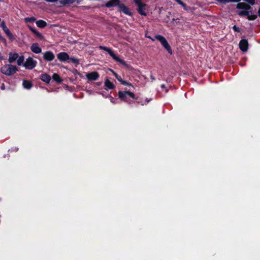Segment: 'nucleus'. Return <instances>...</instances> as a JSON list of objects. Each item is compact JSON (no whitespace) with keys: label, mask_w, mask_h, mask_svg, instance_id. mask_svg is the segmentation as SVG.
<instances>
[{"label":"nucleus","mask_w":260,"mask_h":260,"mask_svg":"<svg viewBox=\"0 0 260 260\" xmlns=\"http://www.w3.org/2000/svg\"><path fill=\"white\" fill-rule=\"evenodd\" d=\"M110 71L112 72L113 75L115 76V75H118L116 73H115L113 70H110Z\"/></svg>","instance_id":"09e8293b"},{"label":"nucleus","mask_w":260,"mask_h":260,"mask_svg":"<svg viewBox=\"0 0 260 260\" xmlns=\"http://www.w3.org/2000/svg\"><path fill=\"white\" fill-rule=\"evenodd\" d=\"M37 62L34 60L32 57H28L24 63V67L26 69L32 70L36 67Z\"/></svg>","instance_id":"39448f33"},{"label":"nucleus","mask_w":260,"mask_h":260,"mask_svg":"<svg viewBox=\"0 0 260 260\" xmlns=\"http://www.w3.org/2000/svg\"><path fill=\"white\" fill-rule=\"evenodd\" d=\"M95 84H96L97 86H100V85H101V84H102V82H96V83H95Z\"/></svg>","instance_id":"8fccbe9b"},{"label":"nucleus","mask_w":260,"mask_h":260,"mask_svg":"<svg viewBox=\"0 0 260 260\" xmlns=\"http://www.w3.org/2000/svg\"><path fill=\"white\" fill-rule=\"evenodd\" d=\"M10 41L13 42L15 40V37L10 32L7 35Z\"/></svg>","instance_id":"c756f323"},{"label":"nucleus","mask_w":260,"mask_h":260,"mask_svg":"<svg viewBox=\"0 0 260 260\" xmlns=\"http://www.w3.org/2000/svg\"><path fill=\"white\" fill-rule=\"evenodd\" d=\"M57 57L61 62H66L69 60L70 56L67 52H61L57 54Z\"/></svg>","instance_id":"1a4fd4ad"},{"label":"nucleus","mask_w":260,"mask_h":260,"mask_svg":"<svg viewBox=\"0 0 260 260\" xmlns=\"http://www.w3.org/2000/svg\"><path fill=\"white\" fill-rule=\"evenodd\" d=\"M146 6V5L145 4L138 6V12L140 15L144 16H147V13L145 11Z\"/></svg>","instance_id":"2eb2a0df"},{"label":"nucleus","mask_w":260,"mask_h":260,"mask_svg":"<svg viewBox=\"0 0 260 260\" xmlns=\"http://www.w3.org/2000/svg\"><path fill=\"white\" fill-rule=\"evenodd\" d=\"M36 24L38 27L43 28L47 26V23L43 20H39L36 21Z\"/></svg>","instance_id":"6ab92c4d"},{"label":"nucleus","mask_w":260,"mask_h":260,"mask_svg":"<svg viewBox=\"0 0 260 260\" xmlns=\"http://www.w3.org/2000/svg\"><path fill=\"white\" fill-rule=\"evenodd\" d=\"M52 79L54 81H55L57 83H60L62 80L60 76L56 73L53 74L52 76Z\"/></svg>","instance_id":"aec40b11"},{"label":"nucleus","mask_w":260,"mask_h":260,"mask_svg":"<svg viewBox=\"0 0 260 260\" xmlns=\"http://www.w3.org/2000/svg\"><path fill=\"white\" fill-rule=\"evenodd\" d=\"M35 20L36 18L34 17H26L24 19L25 22H33L35 21Z\"/></svg>","instance_id":"cd10ccee"},{"label":"nucleus","mask_w":260,"mask_h":260,"mask_svg":"<svg viewBox=\"0 0 260 260\" xmlns=\"http://www.w3.org/2000/svg\"><path fill=\"white\" fill-rule=\"evenodd\" d=\"M18 57V54L17 53L10 52L9 54V62L10 63L14 62Z\"/></svg>","instance_id":"f3484780"},{"label":"nucleus","mask_w":260,"mask_h":260,"mask_svg":"<svg viewBox=\"0 0 260 260\" xmlns=\"http://www.w3.org/2000/svg\"><path fill=\"white\" fill-rule=\"evenodd\" d=\"M0 40L2 41L4 43H5V45H7L6 39L4 37L2 36L1 35H0Z\"/></svg>","instance_id":"4c0bfd02"},{"label":"nucleus","mask_w":260,"mask_h":260,"mask_svg":"<svg viewBox=\"0 0 260 260\" xmlns=\"http://www.w3.org/2000/svg\"><path fill=\"white\" fill-rule=\"evenodd\" d=\"M118 98L120 100L127 103L128 104H132L133 101L129 98H131L134 100H137L138 98L136 96L135 94L129 90L126 91H119L118 92Z\"/></svg>","instance_id":"f257e3e1"},{"label":"nucleus","mask_w":260,"mask_h":260,"mask_svg":"<svg viewBox=\"0 0 260 260\" xmlns=\"http://www.w3.org/2000/svg\"><path fill=\"white\" fill-rule=\"evenodd\" d=\"M120 4V0H110L107 2L104 6L105 7L108 8L116 6H117L118 8Z\"/></svg>","instance_id":"9b49d317"},{"label":"nucleus","mask_w":260,"mask_h":260,"mask_svg":"<svg viewBox=\"0 0 260 260\" xmlns=\"http://www.w3.org/2000/svg\"><path fill=\"white\" fill-rule=\"evenodd\" d=\"M3 31L5 32V34H6V35L11 32V31H10L9 29L8 28V27H7V26H6V27H4L3 28Z\"/></svg>","instance_id":"72a5a7b5"},{"label":"nucleus","mask_w":260,"mask_h":260,"mask_svg":"<svg viewBox=\"0 0 260 260\" xmlns=\"http://www.w3.org/2000/svg\"><path fill=\"white\" fill-rule=\"evenodd\" d=\"M99 48L100 49L103 50L107 52L108 54L110 55V56H111L112 58L115 61L119 62V63L124 66L127 65L126 62L124 60L120 59L119 57H118L110 48L105 46H99Z\"/></svg>","instance_id":"f03ea898"},{"label":"nucleus","mask_w":260,"mask_h":260,"mask_svg":"<svg viewBox=\"0 0 260 260\" xmlns=\"http://www.w3.org/2000/svg\"><path fill=\"white\" fill-rule=\"evenodd\" d=\"M121 84H122V85H127V86H133V85L132 83H129V82H128L127 81H125V80H122Z\"/></svg>","instance_id":"7c9ffc66"},{"label":"nucleus","mask_w":260,"mask_h":260,"mask_svg":"<svg viewBox=\"0 0 260 260\" xmlns=\"http://www.w3.org/2000/svg\"><path fill=\"white\" fill-rule=\"evenodd\" d=\"M104 85L106 90L113 89L115 87V85L108 79L105 80Z\"/></svg>","instance_id":"ddd939ff"},{"label":"nucleus","mask_w":260,"mask_h":260,"mask_svg":"<svg viewBox=\"0 0 260 260\" xmlns=\"http://www.w3.org/2000/svg\"><path fill=\"white\" fill-rule=\"evenodd\" d=\"M24 61V56L21 55L20 56H18L17 60V63L18 66H21Z\"/></svg>","instance_id":"b1692460"},{"label":"nucleus","mask_w":260,"mask_h":260,"mask_svg":"<svg viewBox=\"0 0 260 260\" xmlns=\"http://www.w3.org/2000/svg\"><path fill=\"white\" fill-rule=\"evenodd\" d=\"M219 2L228 3L230 2H240L241 0H218Z\"/></svg>","instance_id":"c85d7f7f"},{"label":"nucleus","mask_w":260,"mask_h":260,"mask_svg":"<svg viewBox=\"0 0 260 260\" xmlns=\"http://www.w3.org/2000/svg\"><path fill=\"white\" fill-rule=\"evenodd\" d=\"M1 89L2 90H4L5 89V84L4 83H3L1 86Z\"/></svg>","instance_id":"37998d69"},{"label":"nucleus","mask_w":260,"mask_h":260,"mask_svg":"<svg viewBox=\"0 0 260 260\" xmlns=\"http://www.w3.org/2000/svg\"><path fill=\"white\" fill-rule=\"evenodd\" d=\"M250 14V12L245 10L244 11H240L238 12V15L240 16H247Z\"/></svg>","instance_id":"393cba45"},{"label":"nucleus","mask_w":260,"mask_h":260,"mask_svg":"<svg viewBox=\"0 0 260 260\" xmlns=\"http://www.w3.org/2000/svg\"><path fill=\"white\" fill-rule=\"evenodd\" d=\"M86 76L89 81H96L99 79L100 75L97 72H92L87 73Z\"/></svg>","instance_id":"0eeeda50"},{"label":"nucleus","mask_w":260,"mask_h":260,"mask_svg":"<svg viewBox=\"0 0 260 260\" xmlns=\"http://www.w3.org/2000/svg\"><path fill=\"white\" fill-rule=\"evenodd\" d=\"M69 60L72 63L76 64V66L79 64V60L78 58L70 57Z\"/></svg>","instance_id":"4be33fe9"},{"label":"nucleus","mask_w":260,"mask_h":260,"mask_svg":"<svg viewBox=\"0 0 260 260\" xmlns=\"http://www.w3.org/2000/svg\"><path fill=\"white\" fill-rule=\"evenodd\" d=\"M179 5H181L182 6H183V7H185L186 6V4H184L183 2H182V1H181L180 3H179Z\"/></svg>","instance_id":"c03bdc74"},{"label":"nucleus","mask_w":260,"mask_h":260,"mask_svg":"<svg viewBox=\"0 0 260 260\" xmlns=\"http://www.w3.org/2000/svg\"><path fill=\"white\" fill-rule=\"evenodd\" d=\"M238 9H244L248 10L250 9L251 7L249 5H246L244 3H239L236 6Z\"/></svg>","instance_id":"dca6fc26"},{"label":"nucleus","mask_w":260,"mask_h":260,"mask_svg":"<svg viewBox=\"0 0 260 260\" xmlns=\"http://www.w3.org/2000/svg\"><path fill=\"white\" fill-rule=\"evenodd\" d=\"M17 71V68L15 66L12 64L4 66L1 68L2 73L7 76H11L14 74Z\"/></svg>","instance_id":"7ed1b4c3"},{"label":"nucleus","mask_w":260,"mask_h":260,"mask_svg":"<svg viewBox=\"0 0 260 260\" xmlns=\"http://www.w3.org/2000/svg\"><path fill=\"white\" fill-rule=\"evenodd\" d=\"M40 79L46 83H49L51 80V77L48 74L44 73L40 75Z\"/></svg>","instance_id":"4468645a"},{"label":"nucleus","mask_w":260,"mask_h":260,"mask_svg":"<svg viewBox=\"0 0 260 260\" xmlns=\"http://www.w3.org/2000/svg\"><path fill=\"white\" fill-rule=\"evenodd\" d=\"M72 73L75 75H79L81 76V74L76 69H74L72 71Z\"/></svg>","instance_id":"58836bf2"},{"label":"nucleus","mask_w":260,"mask_h":260,"mask_svg":"<svg viewBox=\"0 0 260 260\" xmlns=\"http://www.w3.org/2000/svg\"><path fill=\"white\" fill-rule=\"evenodd\" d=\"M76 0H60L59 1V3L62 5L64 6L68 4H72L75 2Z\"/></svg>","instance_id":"412c9836"},{"label":"nucleus","mask_w":260,"mask_h":260,"mask_svg":"<svg viewBox=\"0 0 260 260\" xmlns=\"http://www.w3.org/2000/svg\"><path fill=\"white\" fill-rule=\"evenodd\" d=\"M176 2L179 4L182 1L181 0H175Z\"/></svg>","instance_id":"3c124183"},{"label":"nucleus","mask_w":260,"mask_h":260,"mask_svg":"<svg viewBox=\"0 0 260 260\" xmlns=\"http://www.w3.org/2000/svg\"><path fill=\"white\" fill-rule=\"evenodd\" d=\"M110 101L111 102L115 104V101H114V98H113L112 96H110Z\"/></svg>","instance_id":"79ce46f5"},{"label":"nucleus","mask_w":260,"mask_h":260,"mask_svg":"<svg viewBox=\"0 0 260 260\" xmlns=\"http://www.w3.org/2000/svg\"><path fill=\"white\" fill-rule=\"evenodd\" d=\"M179 5H181L182 6H183V7H185L186 6V4H184L183 2H182V1H181L180 3H179Z\"/></svg>","instance_id":"a18cd8bd"},{"label":"nucleus","mask_w":260,"mask_h":260,"mask_svg":"<svg viewBox=\"0 0 260 260\" xmlns=\"http://www.w3.org/2000/svg\"><path fill=\"white\" fill-rule=\"evenodd\" d=\"M150 78L152 81H154L155 80V78L152 75H150Z\"/></svg>","instance_id":"de8ad7c7"},{"label":"nucleus","mask_w":260,"mask_h":260,"mask_svg":"<svg viewBox=\"0 0 260 260\" xmlns=\"http://www.w3.org/2000/svg\"><path fill=\"white\" fill-rule=\"evenodd\" d=\"M160 87L162 89L165 90V92L167 93L169 91V89L166 88V85L164 84H161Z\"/></svg>","instance_id":"e433bc0d"},{"label":"nucleus","mask_w":260,"mask_h":260,"mask_svg":"<svg viewBox=\"0 0 260 260\" xmlns=\"http://www.w3.org/2000/svg\"><path fill=\"white\" fill-rule=\"evenodd\" d=\"M30 50L35 53L39 54L42 52V49L39 47L37 43H33L30 46Z\"/></svg>","instance_id":"f8f14e48"},{"label":"nucleus","mask_w":260,"mask_h":260,"mask_svg":"<svg viewBox=\"0 0 260 260\" xmlns=\"http://www.w3.org/2000/svg\"><path fill=\"white\" fill-rule=\"evenodd\" d=\"M134 2L138 7L144 4L142 2L141 0H134Z\"/></svg>","instance_id":"473e14b6"},{"label":"nucleus","mask_w":260,"mask_h":260,"mask_svg":"<svg viewBox=\"0 0 260 260\" xmlns=\"http://www.w3.org/2000/svg\"><path fill=\"white\" fill-rule=\"evenodd\" d=\"M22 85L26 89H30L32 87V84L29 80H23Z\"/></svg>","instance_id":"a211bd4d"},{"label":"nucleus","mask_w":260,"mask_h":260,"mask_svg":"<svg viewBox=\"0 0 260 260\" xmlns=\"http://www.w3.org/2000/svg\"><path fill=\"white\" fill-rule=\"evenodd\" d=\"M146 37L148 38H150V37H147L146 36Z\"/></svg>","instance_id":"864d4df0"},{"label":"nucleus","mask_w":260,"mask_h":260,"mask_svg":"<svg viewBox=\"0 0 260 260\" xmlns=\"http://www.w3.org/2000/svg\"><path fill=\"white\" fill-rule=\"evenodd\" d=\"M258 15H259V17H260V8H259V9H258Z\"/></svg>","instance_id":"603ef678"},{"label":"nucleus","mask_w":260,"mask_h":260,"mask_svg":"<svg viewBox=\"0 0 260 260\" xmlns=\"http://www.w3.org/2000/svg\"><path fill=\"white\" fill-rule=\"evenodd\" d=\"M151 101V99H146L145 102H142V101H137L136 102L138 103V104H141L142 106H144L145 105H146L147 104H148L150 101Z\"/></svg>","instance_id":"a878e982"},{"label":"nucleus","mask_w":260,"mask_h":260,"mask_svg":"<svg viewBox=\"0 0 260 260\" xmlns=\"http://www.w3.org/2000/svg\"><path fill=\"white\" fill-rule=\"evenodd\" d=\"M179 5H181L182 6H183V7H185L186 6V4H184L183 2H182V1H181L180 3H179Z\"/></svg>","instance_id":"49530a36"},{"label":"nucleus","mask_w":260,"mask_h":260,"mask_svg":"<svg viewBox=\"0 0 260 260\" xmlns=\"http://www.w3.org/2000/svg\"><path fill=\"white\" fill-rule=\"evenodd\" d=\"M155 38L159 41L162 46L167 50L169 53L172 54V50L170 45L169 44L166 39L162 36L157 35L155 36Z\"/></svg>","instance_id":"20e7f679"},{"label":"nucleus","mask_w":260,"mask_h":260,"mask_svg":"<svg viewBox=\"0 0 260 260\" xmlns=\"http://www.w3.org/2000/svg\"><path fill=\"white\" fill-rule=\"evenodd\" d=\"M239 46L240 49L242 52H246L248 48V42L247 40L242 39L239 42Z\"/></svg>","instance_id":"423d86ee"},{"label":"nucleus","mask_w":260,"mask_h":260,"mask_svg":"<svg viewBox=\"0 0 260 260\" xmlns=\"http://www.w3.org/2000/svg\"><path fill=\"white\" fill-rule=\"evenodd\" d=\"M28 27L29 29L32 32H34L36 30L34 27H33L30 25H28Z\"/></svg>","instance_id":"ea45409f"},{"label":"nucleus","mask_w":260,"mask_h":260,"mask_svg":"<svg viewBox=\"0 0 260 260\" xmlns=\"http://www.w3.org/2000/svg\"><path fill=\"white\" fill-rule=\"evenodd\" d=\"M232 28L235 32H240L241 31L240 28L235 25L232 27Z\"/></svg>","instance_id":"2f4dec72"},{"label":"nucleus","mask_w":260,"mask_h":260,"mask_svg":"<svg viewBox=\"0 0 260 260\" xmlns=\"http://www.w3.org/2000/svg\"><path fill=\"white\" fill-rule=\"evenodd\" d=\"M257 16L256 14L250 15V14H248L247 15V19L249 20H254L257 18Z\"/></svg>","instance_id":"bb28decb"},{"label":"nucleus","mask_w":260,"mask_h":260,"mask_svg":"<svg viewBox=\"0 0 260 260\" xmlns=\"http://www.w3.org/2000/svg\"><path fill=\"white\" fill-rule=\"evenodd\" d=\"M118 8L119 10L122 12L124 14L132 16L133 15L132 12L131 11L129 8L123 4L120 3L119 5Z\"/></svg>","instance_id":"6e6552de"},{"label":"nucleus","mask_w":260,"mask_h":260,"mask_svg":"<svg viewBox=\"0 0 260 260\" xmlns=\"http://www.w3.org/2000/svg\"><path fill=\"white\" fill-rule=\"evenodd\" d=\"M1 26L2 27V29L4 27H6V23H5V22L4 21H3L1 23Z\"/></svg>","instance_id":"a19ab883"},{"label":"nucleus","mask_w":260,"mask_h":260,"mask_svg":"<svg viewBox=\"0 0 260 260\" xmlns=\"http://www.w3.org/2000/svg\"><path fill=\"white\" fill-rule=\"evenodd\" d=\"M250 5L253 6L255 4V0H244Z\"/></svg>","instance_id":"f704fd0d"},{"label":"nucleus","mask_w":260,"mask_h":260,"mask_svg":"<svg viewBox=\"0 0 260 260\" xmlns=\"http://www.w3.org/2000/svg\"><path fill=\"white\" fill-rule=\"evenodd\" d=\"M33 33L40 40H43L44 39V36L38 30H36Z\"/></svg>","instance_id":"5701e85b"},{"label":"nucleus","mask_w":260,"mask_h":260,"mask_svg":"<svg viewBox=\"0 0 260 260\" xmlns=\"http://www.w3.org/2000/svg\"><path fill=\"white\" fill-rule=\"evenodd\" d=\"M55 58V55L51 51H47L43 54V58L45 60L50 61Z\"/></svg>","instance_id":"9d476101"},{"label":"nucleus","mask_w":260,"mask_h":260,"mask_svg":"<svg viewBox=\"0 0 260 260\" xmlns=\"http://www.w3.org/2000/svg\"><path fill=\"white\" fill-rule=\"evenodd\" d=\"M115 77L120 83H121L122 81L123 80L122 78L120 76H119L118 75H115Z\"/></svg>","instance_id":"c9c22d12"},{"label":"nucleus","mask_w":260,"mask_h":260,"mask_svg":"<svg viewBox=\"0 0 260 260\" xmlns=\"http://www.w3.org/2000/svg\"><path fill=\"white\" fill-rule=\"evenodd\" d=\"M4 1L3 0H0V2H3Z\"/></svg>","instance_id":"5fc2aeb1"}]
</instances>
